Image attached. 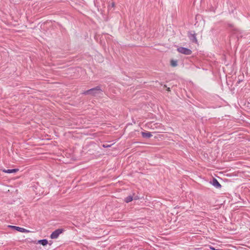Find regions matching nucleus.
<instances>
[{
  "label": "nucleus",
  "mask_w": 250,
  "mask_h": 250,
  "mask_svg": "<svg viewBox=\"0 0 250 250\" xmlns=\"http://www.w3.org/2000/svg\"><path fill=\"white\" fill-rule=\"evenodd\" d=\"M84 94H90L94 96H97L102 94V90L99 86H97L95 88L90 89L84 92Z\"/></svg>",
  "instance_id": "1"
},
{
  "label": "nucleus",
  "mask_w": 250,
  "mask_h": 250,
  "mask_svg": "<svg viewBox=\"0 0 250 250\" xmlns=\"http://www.w3.org/2000/svg\"><path fill=\"white\" fill-rule=\"evenodd\" d=\"M63 230L62 229H57L54 231H53L50 235V238L51 239H56L58 237L59 235L61 234L63 232Z\"/></svg>",
  "instance_id": "2"
},
{
  "label": "nucleus",
  "mask_w": 250,
  "mask_h": 250,
  "mask_svg": "<svg viewBox=\"0 0 250 250\" xmlns=\"http://www.w3.org/2000/svg\"><path fill=\"white\" fill-rule=\"evenodd\" d=\"M177 50L179 52L185 54V55H190L192 53L191 50L185 48V47H179L177 49Z\"/></svg>",
  "instance_id": "3"
},
{
  "label": "nucleus",
  "mask_w": 250,
  "mask_h": 250,
  "mask_svg": "<svg viewBox=\"0 0 250 250\" xmlns=\"http://www.w3.org/2000/svg\"><path fill=\"white\" fill-rule=\"evenodd\" d=\"M138 198H139L137 196L133 197L132 195H129V196H127L126 198H125V201L126 203H129V202L132 201L133 199L137 200Z\"/></svg>",
  "instance_id": "4"
},
{
  "label": "nucleus",
  "mask_w": 250,
  "mask_h": 250,
  "mask_svg": "<svg viewBox=\"0 0 250 250\" xmlns=\"http://www.w3.org/2000/svg\"><path fill=\"white\" fill-rule=\"evenodd\" d=\"M211 183L213 186H214L216 188H219L221 186L219 183L218 182V181L215 178L213 179L212 181L211 182Z\"/></svg>",
  "instance_id": "5"
},
{
  "label": "nucleus",
  "mask_w": 250,
  "mask_h": 250,
  "mask_svg": "<svg viewBox=\"0 0 250 250\" xmlns=\"http://www.w3.org/2000/svg\"><path fill=\"white\" fill-rule=\"evenodd\" d=\"M2 171L5 173H16L19 171L18 168H15L12 169H2Z\"/></svg>",
  "instance_id": "6"
},
{
  "label": "nucleus",
  "mask_w": 250,
  "mask_h": 250,
  "mask_svg": "<svg viewBox=\"0 0 250 250\" xmlns=\"http://www.w3.org/2000/svg\"><path fill=\"white\" fill-rule=\"evenodd\" d=\"M9 227L13 229H15L20 232H23L25 231V229L23 228H21L19 227L14 226H9Z\"/></svg>",
  "instance_id": "7"
},
{
  "label": "nucleus",
  "mask_w": 250,
  "mask_h": 250,
  "mask_svg": "<svg viewBox=\"0 0 250 250\" xmlns=\"http://www.w3.org/2000/svg\"><path fill=\"white\" fill-rule=\"evenodd\" d=\"M189 37L190 40L192 41L193 42H197L194 34H190V35H189Z\"/></svg>",
  "instance_id": "8"
},
{
  "label": "nucleus",
  "mask_w": 250,
  "mask_h": 250,
  "mask_svg": "<svg viewBox=\"0 0 250 250\" xmlns=\"http://www.w3.org/2000/svg\"><path fill=\"white\" fill-rule=\"evenodd\" d=\"M38 243L46 246L48 244V241L46 239L40 240L38 241Z\"/></svg>",
  "instance_id": "9"
},
{
  "label": "nucleus",
  "mask_w": 250,
  "mask_h": 250,
  "mask_svg": "<svg viewBox=\"0 0 250 250\" xmlns=\"http://www.w3.org/2000/svg\"><path fill=\"white\" fill-rule=\"evenodd\" d=\"M142 136L145 138H150L152 135L150 132H143Z\"/></svg>",
  "instance_id": "10"
},
{
  "label": "nucleus",
  "mask_w": 250,
  "mask_h": 250,
  "mask_svg": "<svg viewBox=\"0 0 250 250\" xmlns=\"http://www.w3.org/2000/svg\"><path fill=\"white\" fill-rule=\"evenodd\" d=\"M170 64L173 67H175L177 65V62L175 60H171L170 62Z\"/></svg>",
  "instance_id": "11"
},
{
  "label": "nucleus",
  "mask_w": 250,
  "mask_h": 250,
  "mask_svg": "<svg viewBox=\"0 0 250 250\" xmlns=\"http://www.w3.org/2000/svg\"><path fill=\"white\" fill-rule=\"evenodd\" d=\"M211 249L213 250H216V249H214V248H211Z\"/></svg>",
  "instance_id": "12"
},
{
  "label": "nucleus",
  "mask_w": 250,
  "mask_h": 250,
  "mask_svg": "<svg viewBox=\"0 0 250 250\" xmlns=\"http://www.w3.org/2000/svg\"><path fill=\"white\" fill-rule=\"evenodd\" d=\"M112 6H114V3H112Z\"/></svg>",
  "instance_id": "13"
},
{
  "label": "nucleus",
  "mask_w": 250,
  "mask_h": 250,
  "mask_svg": "<svg viewBox=\"0 0 250 250\" xmlns=\"http://www.w3.org/2000/svg\"><path fill=\"white\" fill-rule=\"evenodd\" d=\"M103 146L105 147L106 146L104 145Z\"/></svg>",
  "instance_id": "14"
}]
</instances>
